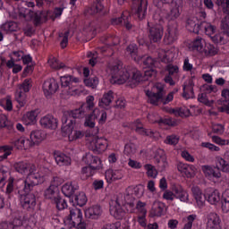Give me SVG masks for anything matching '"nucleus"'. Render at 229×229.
Masks as SVG:
<instances>
[{
	"label": "nucleus",
	"mask_w": 229,
	"mask_h": 229,
	"mask_svg": "<svg viewBox=\"0 0 229 229\" xmlns=\"http://www.w3.org/2000/svg\"><path fill=\"white\" fill-rule=\"evenodd\" d=\"M111 74L114 83L118 85H123L128 81V85L133 89L137 87L140 81H146L149 78H155L157 76V70L155 68H148L144 72V75L137 68H122L121 65H114L111 69Z\"/></svg>",
	"instance_id": "nucleus-1"
},
{
	"label": "nucleus",
	"mask_w": 229,
	"mask_h": 229,
	"mask_svg": "<svg viewBox=\"0 0 229 229\" xmlns=\"http://www.w3.org/2000/svg\"><path fill=\"white\" fill-rule=\"evenodd\" d=\"M146 96L148 98V102L150 103V105L156 106H158L159 101H161L163 105H167L174 98V92H170L166 98H164L165 96V90H164L162 84H156L153 88V91L148 90Z\"/></svg>",
	"instance_id": "nucleus-2"
},
{
	"label": "nucleus",
	"mask_w": 229,
	"mask_h": 229,
	"mask_svg": "<svg viewBox=\"0 0 229 229\" xmlns=\"http://www.w3.org/2000/svg\"><path fill=\"white\" fill-rule=\"evenodd\" d=\"M216 4L222 8V12L225 15L221 20L220 28L222 33L229 38V0H216Z\"/></svg>",
	"instance_id": "nucleus-3"
},
{
	"label": "nucleus",
	"mask_w": 229,
	"mask_h": 229,
	"mask_svg": "<svg viewBox=\"0 0 229 229\" xmlns=\"http://www.w3.org/2000/svg\"><path fill=\"white\" fill-rule=\"evenodd\" d=\"M94 108V96H89L86 98V103L81 106V108L72 110L70 117L73 119H83L87 115V112Z\"/></svg>",
	"instance_id": "nucleus-4"
},
{
	"label": "nucleus",
	"mask_w": 229,
	"mask_h": 229,
	"mask_svg": "<svg viewBox=\"0 0 229 229\" xmlns=\"http://www.w3.org/2000/svg\"><path fill=\"white\" fill-rule=\"evenodd\" d=\"M37 191H32L20 195V202L24 210L31 212L37 206Z\"/></svg>",
	"instance_id": "nucleus-5"
},
{
	"label": "nucleus",
	"mask_w": 229,
	"mask_h": 229,
	"mask_svg": "<svg viewBox=\"0 0 229 229\" xmlns=\"http://www.w3.org/2000/svg\"><path fill=\"white\" fill-rule=\"evenodd\" d=\"M44 182V177L40 175V174H29L25 181H23L24 192H33L35 191V187L37 185L42 183Z\"/></svg>",
	"instance_id": "nucleus-6"
},
{
	"label": "nucleus",
	"mask_w": 229,
	"mask_h": 229,
	"mask_svg": "<svg viewBox=\"0 0 229 229\" xmlns=\"http://www.w3.org/2000/svg\"><path fill=\"white\" fill-rule=\"evenodd\" d=\"M80 81L79 78L72 77L71 75H65L61 77V87L65 89L69 96H74L76 94V85Z\"/></svg>",
	"instance_id": "nucleus-7"
},
{
	"label": "nucleus",
	"mask_w": 229,
	"mask_h": 229,
	"mask_svg": "<svg viewBox=\"0 0 229 229\" xmlns=\"http://www.w3.org/2000/svg\"><path fill=\"white\" fill-rule=\"evenodd\" d=\"M23 17L27 21H33L34 26L40 25L42 21H47V13L43 11L33 12L31 9H27Z\"/></svg>",
	"instance_id": "nucleus-8"
},
{
	"label": "nucleus",
	"mask_w": 229,
	"mask_h": 229,
	"mask_svg": "<svg viewBox=\"0 0 229 229\" xmlns=\"http://www.w3.org/2000/svg\"><path fill=\"white\" fill-rule=\"evenodd\" d=\"M7 180V185H6ZM14 182L15 179L10 176V172L8 170H4V168L0 169V189L1 187H4L6 185L5 193L12 194L14 189Z\"/></svg>",
	"instance_id": "nucleus-9"
},
{
	"label": "nucleus",
	"mask_w": 229,
	"mask_h": 229,
	"mask_svg": "<svg viewBox=\"0 0 229 229\" xmlns=\"http://www.w3.org/2000/svg\"><path fill=\"white\" fill-rule=\"evenodd\" d=\"M174 60V54L171 50L165 52L163 57L161 58V62H163V64H167L165 71H167L170 76H173L174 74H178L179 71L178 65L171 64Z\"/></svg>",
	"instance_id": "nucleus-10"
},
{
	"label": "nucleus",
	"mask_w": 229,
	"mask_h": 229,
	"mask_svg": "<svg viewBox=\"0 0 229 229\" xmlns=\"http://www.w3.org/2000/svg\"><path fill=\"white\" fill-rule=\"evenodd\" d=\"M162 37H164V27H162V25H148V38L150 42H160V40H162Z\"/></svg>",
	"instance_id": "nucleus-11"
},
{
	"label": "nucleus",
	"mask_w": 229,
	"mask_h": 229,
	"mask_svg": "<svg viewBox=\"0 0 229 229\" xmlns=\"http://www.w3.org/2000/svg\"><path fill=\"white\" fill-rule=\"evenodd\" d=\"M68 115L69 117H67L66 114H64L62 117V122H63L62 131H64V133H66L68 137H71L74 130V124H76V119H80V118L72 117L71 113H68Z\"/></svg>",
	"instance_id": "nucleus-12"
},
{
	"label": "nucleus",
	"mask_w": 229,
	"mask_h": 229,
	"mask_svg": "<svg viewBox=\"0 0 229 229\" xmlns=\"http://www.w3.org/2000/svg\"><path fill=\"white\" fill-rule=\"evenodd\" d=\"M58 89V82L55 79L47 80L43 84V91L47 98L55 94Z\"/></svg>",
	"instance_id": "nucleus-13"
},
{
	"label": "nucleus",
	"mask_w": 229,
	"mask_h": 229,
	"mask_svg": "<svg viewBox=\"0 0 229 229\" xmlns=\"http://www.w3.org/2000/svg\"><path fill=\"white\" fill-rule=\"evenodd\" d=\"M39 123L42 128L46 130H56L58 128V120L51 114L43 116Z\"/></svg>",
	"instance_id": "nucleus-14"
},
{
	"label": "nucleus",
	"mask_w": 229,
	"mask_h": 229,
	"mask_svg": "<svg viewBox=\"0 0 229 229\" xmlns=\"http://www.w3.org/2000/svg\"><path fill=\"white\" fill-rule=\"evenodd\" d=\"M148 13V0H138L136 4L135 17H138L140 21L146 19Z\"/></svg>",
	"instance_id": "nucleus-15"
},
{
	"label": "nucleus",
	"mask_w": 229,
	"mask_h": 229,
	"mask_svg": "<svg viewBox=\"0 0 229 229\" xmlns=\"http://www.w3.org/2000/svg\"><path fill=\"white\" fill-rule=\"evenodd\" d=\"M83 162L89 165L93 171H98L101 169V159L97 156H92L91 154H86L82 158Z\"/></svg>",
	"instance_id": "nucleus-16"
},
{
	"label": "nucleus",
	"mask_w": 229,
	"mask_h": 229,
	"mask_svg": "<svg viewBox=\"0 0 229 229\" xmlns=\"http://www.w3.org/2000/svg\"><path fill=\"white\" fill-rule=\"evenodd\" d=\"M202 172L204 173L206 178H208V180H212V178L219 180V178H221V170H219L218 165L215 167H212L210 165H203Z\"/></svg>",
	"instance_id": "nucleus-17"
},
{
	"label": "nucleus",
	"mask_w": 229,
	"mask_h": 229,
	"mask_svg": "<svg viewBox=\"0 0 229 229\" xmlns=\"http://www.w3.org/2000/svg\"><path fill=\"white\" fill-rule=\"evenodd\" d=\"M44 139H46V132H44V131L36 130L30 132V140H26V142L31 147L40 144Z\"/></svg>",
	"instance_id": "nucleus-18"
},
{
	"label": "nucleus",
	"mask_w": 229,
	"mask_h": 229,
	"mask_svg": "<svg viewBox=\"0 0 229 229\" xmlns=\"http://www.w3.org/2000/svg\"><path fill=\"white\" fill-rule=\"evenodd\" d=\"M206 229H221V218L216 213H209L207 216Z\"/></svg>",
	"instance_id": "nucleus-19"
},
{
	"label": "nucleus",
	"mask_w": 229,
	"mask_h": 229,
	"mask_svg": "<svg viewBox=\"0 0 229 229\" xmlns=\"http://www.w3.org/2000/svg\"><path fill=\"white\" fill-rule=\"evenodd\" d=\"M178 40V29L176 27H168L164 37V42L166 46L174 44Z\"/></svg>",
	"instance_id": "nucleus-20"
},
{
	"label": "nucleus",
	"mask_w": 229,
	"mask_h": 229,
	"mask_svg": "<svg viewBox=\"0 0 229 229\" xmlns=\"http://www.w3.org/2000/svg\"><path fill=\"white\" fill-rule=\"evenodd\" d=\"M101 214H103V209L99 205L92 206L85 210V217L87 219H99Z\"/></svg>",
	"instance_id": "nucleus-21"
},
{
	"label": "nucleus",
	"mask_w": 229,
	"mask_h": 229,
	"mask_svg": "<svg viewBox=\"0 0 229 229\" xmlns=\"http://www.w3.org/2000/svg\"><path fill=\"white\" fill-rule=\"evenodd\" d=\"M131 16L130 15L129 12H123L119 18L113 19L112 24H122L125 26L126 30H131V23L130 21Z\"/></svg>",
	"instance_id": "nucleus-22"
},
{
	"label": "nucleus",
	"mask_w": 229,
	"mask_h": 229,
	"mask_svg": "<svg viewBox=\"0 0 229 229\" xmlns=\"http://www.w3.org/2000/svg\"><path fill=\"white\" fill-rule=\"evenodd\" d=\"M165 212V204L160 201H154L150 210V216L153 217H161Z\"/></svg>",
	"instance_id": "nucleus-23"
},
{
	"label": "nucleus",
	"mask_w": 229,
	"mask_h": 229,
	"mask_svg": "<svg viewBox=\"0 0 229 229\" xmlns=\"http://www.w3.org/2000/svg\"><path fill=\"white\" fill-rule=\"evenodd\" d=\"M68 221L72 225H78L81 223L83 219V214L81 213V209L80 208H73L70 210V215L67 216Z\"/></svg>",
	"instance_id": "nucleus-24"
},
{
	"label": "nucleus",
	"mask_w": 229,
	"mask_h": 229,
	"mask_svg": "<svg viewBox=\"0 0 229 229\" xmlns=\"http://www.w3.org/2000/svg\"><path fill=\"white\" fill-rule=\"evenodd\" d=\"M101 114V111L99 109L96 108L92 111L91 114H89L85 120L84 126L88 128H95L96 126V119L99 117Z\"/></svg>",
	"instance_id": "nucleus-25"
},
{
	"label": "nucleus",
	"mask_w": 229,
	"mask_h": 229,
	"mask_svg": "<svg viewBox=\"0 0 229 229\" xmlns=\"http://www.w3.org/2000/svg\"><path fill=\"white\" fill-rule=\"evenodd\" d=\"M191 192L197 201L198 207H203V205H205V201L207 200V197L203 194V192H201V189H199L198 186H194L191 188Z\"/></svg>",
	"instance_id": "nucleus-26"
},
{
	"label": "nucleus",
	"mask_w": 229,
	"mask_h": 229,
	"mask_svg": "<svg viewBox=\"0 0 229 229\" xmlns=\"http://www.w3.org/2000/svg\"><path fill=\"white\" fill-rule=\"evenodd\" d=\"M173 192L176 199L180 201H189V193L181 185H176L173 187Z\"/></svg>",
	"instance_id": "nucleus-27"
},
{
	"label": "nucleus",
	"mask_w": 229,
	"mask_h": 229,
	"mask_svg": "<svg viewBox=\"0 0 229 229\" xmlns=\"http://www.w3.org/2000/svg\"><path fill=\"white\" fill-rule=\"evenodd\" d=\"M72 201L76 207H84L87 205V195L83 191L76 192L72 195Z\"/></svg>",
	"instance_id": "nucleus-28"
},
{
	"label": "nucleus",
	"mask_w": 229,
	"mask_h": 229,
	"mask_svg": "<svg viewBox=\"0 0 229 229\" xmlns=\"http://www.w3.org/2000/svg\"><path fill=\"white\" fill-rule=\"evenodd\" d=\"M54 158L57 165H71V157H67L65 154L61 152H54Z\"/></svg>",
	"instance_id": "nucleus-29"
},
{
	"label": "nucleus",
	"mask_w": 229,
	"mask_h": 229,
	"mask_svg": "<svg viewBox=\"0 0 229 229\" xmlns=\"http://www.w3.org/2000/svg\"><path fill=\"white\" fill-rule=\"evenodd\" d=\"M126 51L135 62H140L144 58V56L139 55V47L135 43L130 44L126 47Z\"/></svg>",
	"instance_id": "nucleus-30"
},
{
	"label": "nucleus",
	"mask_w": 229,
	"mask_h": 229,
	"mask_svg": "<svg viewBox=\"0 0 229 229\" xmlns=\"http://www.w3.org/2000/svg\"><path fill=\"white\" fill-rule=\"evenodd\" d=\"M186 30L191 33H199V30H201V24L196 22L195 18H189L186 21Z\"/></svg>",
	"instance_id": "nucleus-31"
},
{
	"label": "nucleus",
	"mask_w": 229,
	"mask_h": 229,
	"mask_svg": "<svg viewBox=\"0 0 229 229\" xmlns=\"http://www.w3.org/2000/svg\"><path fill=\"white\" fill-rule=\"evenodd\" d=\"M112 101H114V91L109 90L99 99L98 105L102 108H106V106H110V103H112Z\"/></svg>",
	"instance_id": "nucleus-32"
},
{
	"label": "nucleus",
	"mask_w": 229,
	"mask_h": 229,
	"mask_svg": "<svg viewBox=\"0 0 229 229\" xmlns=\"http://www.w3.org/2000/svg\"><path fill=\"white\" fill-rule=\"evenodd\" d=\"M46 199H51V201L55 200L56 198L60 196V190L54 186H49L44 193Z\"/></svg>",
	"instance_id": "nucleus-33"
},
{
	"label": "nucleus",
	"mask_w": 229,
	"mask_h": 229,
	"mask_svg": "<svg viewBox=\"0 0 229 229\" xmlns=\"http://www.w3.org/2000/svg\"><path fill=\"white\" fill-rule=\"evenodd\" d=\"M143 56V58L140 60V62L143 63V65L146 69H155L156 67H158V61H157V59L151 56Z\"/></svg>",
	"instance_id": "nucleus-34"
},
{
	"label": "nucleus",
	"mask_w": 229,
	"mask_h": 229,
	"mask_svg": "<svg viewBox=\"0 0 229 229\" xmlns=\"http://www.w3.org/2000/svg\"><path fill=\"white\" fill-rule=\"evenodd\" d=\"M182 98L185 99H194V81H190L188 86H183Z\"/></svg>",
	"instance_id": "nucleus-35"
},
{
	"label": "nucleus",
	"mask_w": 229,
	"mask_h": 229,
	"mask_svg": "<svg viewBox=\"0 0 229 229\" xmlns=\"http://www.w3.org/2000/svg\"><path fill=\"white\" fill-rule=\"evenodd\" d=\"M76 191H78V186H74L72 183H65L62 187V192L67 198H72L76 194Z\"/></svg>",
	"instance_id": "nucleus-36"
},
{
	"label": "nucleus",
	"mask_w": 229,
	"mask_h": 229,
	"mask_svg": "<svg viewBox=\"0 0 229 229\" xmlns=\"http://www.w3.org/2000/svg\"><path fill=\"white\" fill-rule=\"evenodd\" d=\"M206 199L211 205H216L221 200V195L217 190H215L209 193H206Z\"/></svg>",
	"instance_id": "nucleus-37"
},
{
	"label": "nucleus",
	"mask_w": 229,
	"mask_h": 229,
	"mask_svg": "<svg viewBox=\"0 0 229 229\" xmlns=\"http://www.w3.org/2000/svg\"><path fill=\"white\" fill-rule=\"evenodd\" d=\"M206 46H207V44L205 43V39H203L201 38H198L193 41V43L191 45V48L193 51H198L199 53H203V51H205Z\"/></svg>",
	"instance_id": "nucleus-38"
},
{
	"label": "nucleus",
	"mask_w": 229,
	"mask_h": 229,
	"mask_svg": "<svg viewBox=\"0 0 229 229\" xmlns=\"http://www.w3.org/2000/svg\"><path fill=\"white\" fill-rule=\"evenodd\" d=\"M131 191H133V188L128 187L126 189L125 195L123 198L126 205H128L131 208H133V207H135V197H133L131 193H130L131 192Z\"/></svg>",
	"instance_id": "nucleus-39"
},
{
	"label": "nucleus",
	"mask_w": 229,
	"mask_h": 229,
	"mask_svg": "<svg viewBox=\"0 0 229 229\" xmlns=\"http://www.w3.org/2000/svg\"><path fill=\"white\" fill-rule=\"evenodd\" d=\"M216 165L219 167V171L229 173V161L226 157H216Z\"/></svg>",
	"instance_id": "nucleus-40"
},
{
	"label": "nucleus",
	"mask_w": 229,
	"mask_h": 229,
	"mask_svg": "<svg viewBox=\"0 0 229 229\" xmlns=\"http://www.w3.org/2000/svg\"><path fill=\"white\" fill-rule=\"evenodd\" d=\"M178 171L180 173H182V174H185L187 178H191L192 177V166L187 165V164H182L180 163L177 166Z\"/></svg>",
	"instance_id": "nucleus-41"
},
{
	"label": "nucleus",
	"mask_w": 229,
	"mask_h": 229,
	"mask_svg": "<svg viewBox=\"0 0 229 229\" xmlns=\"http://www.w3.org/2000/svg\"><path fill=\"white\" fill-rule=\"evenodd\" d=\"M12 151H13V147L4 145L0 147V153H4L2 156H0V162H3V160H6L10 155H12Z\"/></svg>",
	"instance_id": "nucleus-42"
},
{
	"label": "nucleus",
	"mask_w": 229,
	"mask_h": 229,
	"mask_svg": "<svg viewBox=\"0 0 229 229\" xmlns=\"http://www.w3.org/2000/svg\"><path fill=\"white\" fill-rule=\"evenodd\" d=\"M13 167L17 173H21V174H25L28 173L29 164L24 161L16 162L13 165Z\"/></svg>",
	"instance_id": "nucleus-43"
},
{
	"label": "nucleus",
	"mask_w": 229,
	"mask_h": 229,
	"mask_svg": "<svg viewBox=\"0 0 229 229\" xmlns=\"http://www.w3.org/2000/svg\"><path fill=\"white\" fill-rule=\"evenodd\" d=\"M216 104L221 106L217 107L218 112L229 114V99H219Z\"/></svg>",
	"instance_id": "nucleus-44"
},
{
	"label": "nucleus",
	"mask_w": 229,
	"mask_h": 229,
	"mask_svg": "<svg viewBox=\"0 0 229 229\" xmlns=\"http://www.w3.org/2000/svg\"><path fill=\"white\" fill-rule=\"evenodd\" d=\"M0 128H7L9 131L13 130V124L8 121V117L4 114H0Z\"/></svg>",
	"instance_id": "nucleus-45"
},
{
	"label": "nucleus",
	"mask_w": 229,
	"mask_h": 229,
	"mask_svg": "<svg viewBox=\"0 0 229 229\" xmlns=\"http://www.w3.org/2000/svg\"><path fill=\"white\" fill-rule=\"evenodd\" d=\"M84 84L86 87H91V89H96L99 85V79L97 76H90L89 78L84 79Z\"/></svg>",
	"instance_id": "nucleus-46"
},
{
	"label": "nucleus",
	"mask_w": 229,
	"mask_h": 229,
	"mask_svg": "<svg viewBox=\"0 0 229 229\" xmlns=\"http://www.w3.org/2000/svg\"><path fill=\"white\" fill-rule=\"evenodd\" d=\"M52 201L55 203L58 210H64V208H67V201L64 199H62L60 195Z\"/></svg>",
	"instance_id": "nucleus-47"
},
{
	"label": "nucleus",
	"mask_w": 229,
	"mask_h": 229,
	"mask_svg": "<svg viewBox=\"0 0 229 229\" xmlns=\"http://www.w3.org/2000/svg\"><path fill=\"white\" fill-rule=\"evenodd\" d=\"M200 29H204L206 35L210 38L216 33V27L210 23H201Z\"/></svg>",
	"instance_id": "nucleus-48"
},
{
	"label": "nucleus",
	"mask_w": 229,
	"mask_h": 229,
	"mask_svg": "<svg viewBox=\"0 0 229 229\" xmlns=\"http://www.w3.org/2000/svg\"><path fill=\"white\" fill-rule=\"evenodd\" d=\"M124 155H127V157H131V155H135L137 153V146L133 143H127L124 146L123 150Z\"/></svg>",
	"instance_id": "nucleus-49"
},
{
	"label": "nucleus",
	"mask_w": 229,
	"mask_h": 229,
	"mask_svg": "<svg viewBox=\"0 0 229 229\" xmlns=\"http://www.w3.org/2000/svg\"><path fill=\"white\" fill-rule=\"evenodd\" d=\"M15 100L21 107L24 106V105H26V93L17 90L15 94Z\"/></svg>",
	"instance_id": "nucleus-50"
},
{
	"label": "nucleus",
	"mask_w": 229,
	"mask_h": 229,
	"mask_svg": "<svg viewBox=\"0 0 229 229\" xmlns=\"http://www.w3.org/2000/svg\"><path fill=\"white\" fill-rule=\"evenodd\" d=\"M203 53L206 56H215V55H217V48L214 45L208 44L204 47Z\"/></svg>",
	"instance_id": "nucleus-51"
},
{
	"label": "nucleus",
	"mask_w": 229,
	"mask_h": 229,
	"mask_svg": "<svg viewBox=\"0 0 229 229\" xmlns=\"http://www.w3.org/2000/svg\"><path fill=\"white\" fill-rule=\"evenodd\" d=\"M95 148L96 149H98V151H105L106 149V140L103 138H98L95 140Z\"/></svg>",
	"instance_id": "nucleus-52"
},
{
	"label": "nucleus",
	"mask_w": 229,
	"mask_h": 229,
	"mask_svg": "<svg viewBox=\"0 0 229 229\" xmlns=\"http://www.w3.org/2000/svg\"><path fill=\"white\" fill-rule=\"evenodd\" d=\"M13 144H14L17 149H22V148H28L26 144H30V143H28V141H26L24 138H19V139H14L13 141Z\"/></svg>",
	"instance_id": "nucleus-53"
},
{
	"label": "nucleus",
	"mask_w": 229,
	"mask_h": 229,
	"mask_svg": "<svg viewBox=\"0 0 229 229\" xmlns=\"http://www.w3.org/2000/svg\"><path fill=\"white\" fill-rule=\"evenodd\" d=\"M180 142V136L172 134L165 138V143L169 144L170 146H176Z\"/></svg>",
	"instance_id": "nucleus-54"
},
{
	"label": "nucleus",
	"mask_w": 229,
	"mask_h": 229,
	"mask_svg": "<svg viewBox=\"0 0 229 229\" xmlns=\"http://www.w3.org/2000/svg\"><path fill=\"white\" fill-rule=\"evenodd\" d=\"M69 30L65 31L64 33H59V37L63 38L60 42L62 49H65V47H67V45L69 44Z\"/></svg>",
	"instance_id": "nucleus-55"
},
{
	"label": "nucleus",
	"mask_w": 229,
	"mask_h": 229,
	"mask_svg": "<svg viewBox=\"0 0 229 229\" xmlns=\"http://www.w3.org/2000/svg\"><path fill=\"white\" fill-rule=\"evenodd\" d=\"M31 89V79H25L19 88V91L26 94Z\"/></svg>",
	"instance_id": "nucleus-56"
},
{
	"label": "nucleus",
	"mask_w": 229,
	"mask_h": 229,
	"mask_svg": "<svg viewBox=\"0 0 229 229\" xmlns=\"http://www.w3.org/2000/svg\"><path fill=\"white\" fill-rule=\"evenodd\" d=\"M145 169L147 171L148 176L150 178H157V174H158V171L156 170L155 166L152 165H145Z\"/></svg>",
	"instance_id": "nucleus-57"
},
{
	"label": "nucleus",
	"mask_w": 229,
	"mask_h": 229,
	"mask_svg": "<svg viewBox=\"0 0 229 229\" xmlns=\"http://www.w3.org/2000/svg\"><path fill=\"white\" fill-rule=\"evenodd\" d=\"M119 42H120V39L118 37L110 36V37L105 38V44L106 46H117Z\"/></svg>",
	"instance_id": "nucleus-58"
},
{
	"label": "nucleus",
	"mask_w": 229,
	"mask_h": 229,
	"mask_svg": "<svg viewBox=\"0 0 229 229\" xmlns=\"http://www.w3.org/2000/svg\"><path fill=\"white\" fill-rule=\"evenodd\" d=\"M182 13V9L180 5H175L170 11V17L171 19H178Z\"/></svg>",
	"instance_id": "nucleus-59"
},
{
	"label": "nucleus",
	"mask_w": 229,
	"mask_h": 229,
	"mask_svg": "<svg viewBox=\"0 0 229 229\" xmlns=\"http://www.w3.org/2000/svg\"><path fill=\"white\" fill-rule=\"evenodd\" d=\"M136 209L141 216H146V214H148V210H146V202L139 200L136 204Z\"/></svg>",
	"instance_id": "nucleus-60"
},
{
	"label": "nucleus",
	"mask_w": 229,
	"mask_h": 229,
	"mask_svg": "<svg viewBox=\"0 0 229 229\" xmlns=\"http://www.w3.org/2000/svg\"><path fill=\"white\" fill-rule=\"evenodd\" d=\"M48 63L52 69L58 70V69H64V67H65V64L60 63L56 59H53V60L49 61Z\"/></svg>",
	"instance_id": "nucleus-61"
},
{
	"label": "nucleus",
	"mask_w": 229,
	"mask_h": 229,
	"mask_svg": "<svg viewBox=\"0 0 229 229\" xmlns=\"http://www.w3.org/2000/svg\"><path fill=\"white\" fill-rule=\"evenodd\" d=\"M62 183H64V179H62V177L54 176L51 181L50 187H56V189H58Z\"/></svg>",
	"instance_id": "nucleus-62"
},
{
	"label": "nucleus",
	"mask_w": 229,
	"mask_h": 229,
	"mask_svg": "<svg viewBox=\"0 0 229 229\" xmlns=\"http://www.w3.org/2000/svg\"><path fill=\"white\" fill-rule=\"evenodd\" d=\"M187 223L184 225L183 229H192V224L196 221V215H190L187 216Z\"/></svg>",
	"instance_id": "nucleus-63"
},
{
	"label": "nucleus",
	"mask_w": 229,
	"mask_h": 229,
	"mask_svg": "<svg viewBox=\"0 0 229 229\" xmlns=\"http://www.w3.org/2000/svg\"><path fill=\"white\" fill-rule=\"evenodd\" d=\"M84 133L81 131H73L72 134H70V140H78V139H83Z\"/></svg>",
	"instance_id": "nucleus-64"
}]
</instances>
